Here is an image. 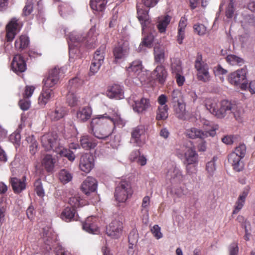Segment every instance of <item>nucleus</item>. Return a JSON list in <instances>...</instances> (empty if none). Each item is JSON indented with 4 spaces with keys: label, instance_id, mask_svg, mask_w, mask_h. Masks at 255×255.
<instances>
[{
    "label": "nucleus",
    "instance_id": "052dcab7",
    "mask_svg": "<svg viewBox=\"0 0 255 255\" xmlns=\"http://www.w3.org/2000/svg\"><path fill=\"white\" fill-rule=\"evenodd\" d=\"M34 90L35 87L33 86H26L22 93L23 98L29 99L33 94Z\"/></svg>",
    "mask_w": 255,
    "mask_h": 255
},
{
    "label": "nucleus",
    "instance_id": "f03ea898",
    "mask_svg": "<svg viewBox=\"0 0 255 255\" xmlns=\"http://www.w3.org/2000/svg\"><path fill=\"white\" fill-rule=\"evenodd\" d=\"M204 104L206 109L217 118L222 119L229 113H232L237 120L239 117L237 105L228 100H223L218 104L216 99L208 98L205 100Z\"/></svg>",
    "mask_w": 255,
    "mask_h": 255
},
{
    "label": "nucleus",
    "instance_id": "7c9ffc66",
    "mask_svg": "<svg viewBox=\"0 0 255 255\" xmlns=\"http://www.w3.org/2000/svg\"><path fill=\"white\" fill-rule=\"evenodd\" d=\"M136 10L137 17L140 21L142 28L143 29L146 26V25L150 23L148 14V12L145 9L140 8L138 5H136Z\"/></svg>",
    "mask_w": 255,
    "mask_h": 255
},
{
    "label": "nucleus",
    "instance_id": "393cba45",
    "mask_svg": "<svg viewBox=\"0 0 255 255\" xmlns=\"http://www.w3.org/2000/svg\"><path fill=\"white\" fill-rule=\"evenodd\" d=\"M92 115V109L91 107L87 106L80 108L77 111L76 118L78 121L84 123L89 120Z\"/></svg>",
    "mask_w": 255,
    "mask_h": 255
},
{
    "label": "nucleus",
    "instance_id": "5701e85b",
    "mask_svg": "<svg viewBox=\"0 0 255 255\" xmlns=\"http://www.w3.org/2000/svg\"><path fill=\"white\" fill-rule=\"evenodd\" d=\"M145 133V128L142 125L138 126L132 128L131 132V140L138 146H142L144 142L141 140L140 137Z\"/></svg>",
    "mask_w": 255,
    "mask_h": 255
},
{
    "label": "nucleus",
    "instance_id": "423d86ee",
    "mask_svg": "<svg viewBox=\"0 0 255 255\" xmlns=\"http://www.w3.org/2000/svg\"><path fill=\"white\" fill-rule=\"evenodd\" d=\"M132 193L130 183L128 181L122 180L116 187L114 196L119 202L124 203L131 196Z\"/></svg>",
    "mask_w": 255,
    "mask_h": 255
},
{
    "label": "nucleus",
    "instance_id": "680f3d73",
    "mask_svg": "<svg viewBox=\"0 0 255 255\" xmlns=\"http://www.w3.org/2000/svg\"><path fill=\"white\" fill-rule=\"evenodd\" d=\"M160 230V227L157 225H154L151 229V232L153 236L157 240L161 238L163 236Z\"/></svg>",
    "mask_w": 255,
    "mask_h": 255
},
{
    "label": "nucleus",
    "instance_id": "ea45409f",
    "mask_svg": "<svg viewBox=\"0 0 255 255\" xmlns=\"http://www.w3.org/2000/svg\"><path fill=\"white\" fill-rule=\"evenodd\" d=\"M154 55L155 62L161 63L165 60L164 49L159 46H156L154 47Z\"/></svg>",
    "mask_w": 255,
    "mask_h": 255
},
{
    "label": "nucleus",
    "instance_id": "6ab92c4d",
    "mask_svg": "<svg viewBox=\"0 0 255 255\" xmlns=\"http://www.w3.org/2000/svg\"><path fill=\"white\" fill-rule=\"evenodd\" d=\"M11 68L15 73H22L26 69L25 61L20 54L15 55L11 63Z\"/></svg>",
    "mask_w": 255,
    "mask_h": 255
},
{
    "label": "nucleus",
    "instance_id": "aec40b11",
    "mask_svg": "<svg viewBox=\"0 0 255 255\" xmlns=\"http://www.w3.org/2000/svg\"><path fill=\"white\" fill-rule=\"evenodd\" d=\"M97 188V180L94 178L90 176L87 177L81 185L82 191L87 195L90 194L91 192H95Z\"/></svg>",
    "mask_w": 255,
    "mask_h": 255
},
{
    "label": "nucleus",
    "instance_id": "f8f14e48",
    "mask_svg": "<svg viewBox=\"0 0 255 255\" xmlns=\"http://www.w3.org/2000/svg\"><path fill=\"white\" fill-rule=\"evenodd\" d=\"M247 70L245 68L239 69L231 73L228 78L229 82L232 85L238 86L243 83H246Z\"/></svg>",
    "mask_w": 255,
    "mask_h": 255
},
{
    "label": "nucleus",
    "instance_id": "4c0bfd02",
    "mask_svg": "<svg viewBox=\"0 0 255 255\" xmlns=\"http://www.w3.org/2000/svg\"><path fill=\"white\" fill-rule=\"evenodd\" d=\"M76 210L70 207H67L63 209L61 214V219L65 222L71 221L75 217Z\"/></svg>",
    "mask_w": 255,
    "mask_h": 255
},
{
    "label": "nucleus",
    "instance_id": "cd10ccee",
    "mask_svg": "<svg viewBox=\"0 0 255 255\" xmlns=\"http://www.w3.org/2000/svg\"><path fill=\"white\" fill-rule=\"evenodd\" d=\"M150 106L149 100L142 98L139 101H134L132 104V108L134 111L141 113L145 111Z\"/></svg>",
    "mask_w": 255,
    "mask_h": 255
},
{
    "label": "nucleus",
    "instance_id": "864d4df0",
    "mask_svg": "<svg viewBox=\"0 0 255 255\" xmlns=\"http://www.w3.org/2000/svg\"><path fill=\"white\" fill-rule=\"evenodd\" d=\"M34 190L37 195L39 197L44 195V192L42 187L41 181L40 179H37L34 183Z\"/></svg>",
    "mask_w": 255,
    "mask_h": 255
},
{
    "label": "nucleus",
    "instance_id": "f3484780",
    "mask_svg": "<svg viewBox=\"0 0 255 255\" xmlns=\"http://www.w3.org/2000/svg\"><path fill=\"white\" fill-rule=\"evenodd\" d=\"M79 142L80 146L86 150L94 149L98 144V141L95 138L87 134L81 135Z\"/></svg>",
    "mask_w": 255,
    "mask_h": 255
},
{
    "label": "nucleus",
    "instance_id": "c756f323",
    "mask_svg": "<svg viewBox=\"0 0 255 255\" xmlns=\"http://www.w3.org/2000/svg\"><path fill=\"white\" fill-rule=\"evenodd\" d=\"M56 235L54 233L51 231L44 230L43 235V240L46 247H45L46 250L49 251L51 250V247L53 244L56 241Z\"/></svg>",
    "mask_w": 255,
    "mask_h": 255
},
{
    "label": "nucleus",
    "instance_id": "412c9836",
    "mask_svg": "<svg viewBox=\"0 0 255 255\" xmlns=\"http://www.w3.org/2000/svg\"><path fill=\"white\" fill-rule=\"evenodd\" d=\"M250 188L249 186H246L241 193L235 203L234 209L233 211V214H237L243 208L244 206L246 199L248 196Z\"/></svg>",
    "mask_w": 255,
    "mask_h": 255
},
{
    "label": "nucleus",
    "instance_id": "79ce46f5",
    "mask_svg": "<svg viewBox=\"0 0 255 255\" xmlns=\"http://www.w3.org/2000/svg\"><path fill=\"white\" fill-rule=\"evenodd\" d=\"M59 179L63 184H66L71 181L72 174L66 169H61L58 173Z\"/></svg>",
    "mask_w": 255,
    "mask_h": 255
},
{
    "label": "nucleus",
    "instance_id": "39448f33",
    "mask_svg": "<svg viewBox=\"0 0 255 255\" xmlns=\"http://www.w3.org/2000/svg\"><path fill=\"white\" fill-rule=\"evenodd\" d=\"M183 154L180 153L179 151L177 154L184 156L185 158V164H186L187 172L191 174L196 171V164L198 162V154L197 153L194 146L185 147Z\"/></svg>",
    "mask_w": 255,
    "mask_h": 255
},
{
    "label": "nucleus",
    "instance_id": "3c124183",
    "mask_svg": "<svg viewBox=\"0 0 255 255\" xmlns=\"http://www.w3.org/2000/svg\"><path fill=\"white\" fill-rule=\"evenodd\" d=\"M67 102L71 107H74L77 105L78 98L73 92L69 91L67 95Z\"/></svg>",
    "mask_w": 255,
    "mask_h": 255
},
{
    "label": "nucleus",
    "instance_id": "58836bf2",
    "mask_svg": "<svg viewBox=\"0 0 255 255\" xmlns=\"http://www.w3.org/2000/svg\"><path fill=\"white\" fill-rule=\"evenodd\" d=\"M108 0H90V7L94 10L102 11L105 8Z\"/></svg>",
    "mask_w": 255,
    "mask_h": 255
},
{
    "label": "nucleus",
    "instance_id": "b1692460",
    "mask_svg": "<svg viewBox=\"0 0 255 255\" xmlns=\"http://www.w3.org/2000/svg\"><path fill=\"white\" fill-rule=\"evenodd\" d=\"M26 177L23 176L21 179L16 177H12L10 179L12 190L15 193H20L26 188Z\"/></svg>",
    "mask_w": 255,
    "mask_h": 255
},
{
    "label": "nucleus",
    "instance_id": "4d7b16f0",
    "mask_svg": "<svg viewBox=\"0 0 255 255\" xmlns=\"http://www.w3.org/2000/svg\"><path fill=\"white\" fill-rule=\"evenodd\" d=\"M241 89L243 90L248 89L251 94H255V80L251 81L249 85L247 83H242Z\"/></svg>",
    "mask_w": 255,
    "mask_h": 255
},
{
    "label": "nucleus",
    "instance_id": "dca6fc26",
    "mask_svg": "<svg viewBox=\"0 0 255 255\" xmlns=\"http://www.w3.org/2000/svg\"><path fill=\"white\" fill-rule=\"evenodd\" d=\"M168 73L165 67L160 64L157 65L151 74V77L155 82L163 85L167 79Z\"/></svg>",
    "mask_w": 255,
    "mask_h": 255
},
{
    "label": "nucleus",
    "instance_id": "2eb2a0df",
    "mask_svg": "<svg viewBox=\"0 0 255 255\" xmlns=\"http://www.w3.org/2000/svg\"><path fill=\"white\" fill-rule=\"evenodd\" d=\"M19 30L20 24L18 22V19L15 18H12L6 26L5 39L7 42L12 41Z\"/></svg>",
    "mask_w": 255,
    "mask_h": 255
},
{
    "label": "nucleus",
    "instance_id": "a18cd8bd",
    "mask_svg": "<svg viewBox=\"0 0 255 255\" xmlns=\"http://www.w3.org/2000/svg\"><path fill=\"white\" fill-rule=\"evenodd\" d=\"M68 203L71 206L70 207L74 208L75 210L77 208L82 207L84 205V200L81 199L78 195L70 198Z\"/></svg>",
    "mask_w": 255,
    "mask_h": 255
},
{
    "label": "nucleus",
    "instance_id": "6e6552de",
    "mask_svg": "<svg viewBox=\"0 0 255 255\" xmlns=\"http://www.w3.org/2000/svg\"><path fill=\"white\" fill-rule=\"evenodd\" d=\"M41 142L42 147L47 151L52 150L55 152L61 144L57 134L53 132L43 135L41 137Z\"/></svg>",
    "mask_w": 255,
    "mask_h": 255
},
{
    "label": "nucleus",
    "instance_id": "49530a36",
    "mask_svg": "<svg viewBox=\"0 0 255 255\" xmlns=\"http://www.w3.org/2000/svg\"><path fill=\"white\" fill-rule=\"evenodd\" d=\"M153 40L154 36L152 34L148 33L144 36L142 39V41L139 45L138 48L139 51L141 50V46H144L148 48H151L152 46Z\"/></svg>",
    "mask_w": 255,
    "mask_h": 255
},
{
    "label": "nucleus",
    "instance_id": "72a5a7b5",
    "mask_svg": "<svg viewBox=\"0 0 255 255\" xmlns=\"http://www.w3.org/2000/svg\"><path fill=\"white\" fill-rule=\"evenodd\" d=\"M186 106L184 102L173 105V111L179 119H184L186 115Z\"/></svg>",
    "mask_w": 255,
    "mask_h": 255
},
{
    "label": "nucleus",
    "instance_id": "473e14b6",
    "mask_svg": "<svg viewBox=\"0 0 255 255\" xmlns=\"http://www.w3.org/2000/svg\"><path fill=\"white\" fill-rule=\"evenodd\" d=\"M142 65L141 61L136 60L133 61L130 65L127 68V71L132 76H137L142 71Z\"/></svg>",
    "mask_w": 255,
    "mask_h": 255
},
{
    "label": "nucleus",
    "instance_id": "774afa93",
    "mask_svg": "<svg viewBox=\"0 0 255 255\" xmlns=\"http://www.w3.org/2000/svg\"><path fill=\"white\" fill-rule=\"evenodd\" d=\"M214 72L216 76H219L227 74V70L224 69L220 65H218L214 67Z\"/></svg>",
    "mask_w": 255,
    "mask_h": 255
},
{
    "label": "nucleus",
    "instance_id": "37998d69",
    "mask_svg": "<svg viewBox=\"0 0 255 255\" xmlns=\"http://www.w3.org/2000/svg\"><path fill=\"white\" fill-rule=\"evenodd\" d=\"M226 61L231 65L241 66L244 63V60L235 55H229L226 57Z\"/></svg>",
    "mask_w": 255,
    "mask_h": 255
},
{
    "label": "nucleus",
    "instance_id": "4be33fe9",
    "mask_svg": "<svg viewBox=\"0 0 255 255\" xmlns=\"http://www.w3.org/2000/svg\"><path fill=\"white\" fill-rule=\"evenodd\" d=\"M97 220L96 217L90 216L88 217L85 222L83 223V229L89 233L97 234L99 232V228L97 224Z\"/></svg>",
    "mask_w": 255,
    "mask_h": 255
},
{
    "label": "nucleus",
    "instance_id": "9b49d317",
    "mask_svg": "<svg viewBox=\"0 0 255 255\" xmlns=\"http://www.w3.org/2000/svg\"><path fill=\"white\" fill-rule=\"evenodd\" d=\"M129 49L128 42H119L115 45L113 50L114 61L118 62L119 60L125 59L128 54Z\"/></svg>",
    "mask_w": 255,
    "mask_h": 255
},
{
    "label": "nucleus",
    "instance_id": "13d9d810",
    "mask_svg": "<svg viewBox=\"0 0 255 255\" xmlns=\"http://www.w3.org/2000/svg\"><path fill=\"white\" fill-rule=\"evenodd\" d=\"M171 70L173 73L175 74L182 73V68L180 61L174 62L171 64Z\"/></svg>",
    "mask_w": 255,
    "mask_h": 255
},
{
    "label": "nucleus",
    "instance_id": "0e129e2a",
    "mask_svg": "<svg viewBox=\"0 0 255 255\" xmlns=\"http://www.w3.org/2000/svg\"><path fill=\"white\" fill-rule=\"evenodd\" d=\"M33 10V2L32 0H27L23 8V13L24 15H29Z\"/></svg>",
    "mask_w": 255,
    "mask_h": 255
},
{
    "label": "nucleus",
    "instance_id": "603ef678",
    "mask_svg": "<svg viewBox=\"0 0 255 255\" xmlns=\"http://www.w3.org/2000/svg\"><path fill=\"white\" fill-rule=\"evenodd\" d=\"M193 29L195 33L198 35L202 36L206 34L207 31L206 27L201 23H196L193 25Z\"/></svg>",
    "mask_w": 255,
    "mask_h": 255
},
{
    "label": "nucleus",
    "instance_id": "bb28decb",
    "mask_svg": "<svg viewBox=\"0 0 255 255\" xmlns=\"http://www.w3.org/2000/svg\"><path fill=\"white\" fill-rule=\"evenodd\" d=\"M107 95L111 99H122L124 97L123 90L121 86L118 84L110 87L107 91Z\"/></svg>",
    "mask_w": 255,
    "mask_h": 255
},
{
    "label": "nucleus",
    "instance_id": "e433bc0d",
    "mask_svg": "<svg viewBox=\"0 0 255 255\" xmlns=\"http://www.w3.org/2000/svg\"><path fill=\"white\" fill-rule=\"evenodd\" d=\"M167 175L170 176L173 183H180L183 180V175L181 171L176 167H174L172 170L169 171Z\"/></svg>",
    "mask_w": 255,
    "mask_h": 255
},
{
    "label": "nucleus",
    "instance_id": "4468645a",
    "mask_svg": "<svg viewBox=\"0 0 255 255\" xmlns=\"http://www.w3.org/2000/svg\"><path fill=\"white\" fill-rule=\"evenodd\" d=\"M123 223L118 220H113L106 228L108 236L114 239H118L123 232Z\"/></svg>",
    "mask_w": 255,
    "mask_h": 255
},
{
    "label": "nucleus",
    "instance_id": "de8ad7c7",
    "mask_svg": "<svg viewBox=\"0 0 255 255\" xmlns=\"http://www.w3.org/2000/svg\"><path fill=\"white\" fill-rule=\"evenodd\" d=\"M105 49V46H102L98 49L95 52L93 60L96 62L103 64L104 60V51Z\"/></svg>",
    "mask_w": 255,
    "mask_h": 255
},
{
    "label": "nucleus",
    "instance_id": "a19ab883",
    "mask_svg": "<svg viewBox=\"0 0 255 255\" xmlns=\"http://www.w3.org/2000/svg\"><path fill=\"white\" fill-rule=\"evenodd\" d=\"M168 107L167 106H159L156 111V120L157 121H164L168 117Z\"/></svg>",
    "mask_w": 255,
    "mask_h": 255
},
{
    "label": "nucleus",
    "instance_id": "a878e982",
    "mask_svg": "<svg viewBox=\"0 0 255 255\" xmlns=\"http://www.w3.org/2000/svg\"><path fill=\"white\" fill-rule=\"evenodd\" d=\"M54 96V92L51 89L43 86L42 90L38 98V103L45 106Z\"/></svg>",
    "mask_w": 255,
    "mask_h": 255
},
{
    "label": "nucleus",
    "instance_id": "c9c22d12",
    "mask_svg": "<svg viewBox=\"0 0 255 255\" xmlns=\"http://www.w3.org/2000/svg\"><path fill=\"white\" fill-rule=\"evenodd\" d=\"M55 164V159L50 154H46L42 159V165L47 172H51L53 170Z\"/></svg>",
    "mask_w": 255,
    "mask_h": 255
},
{
    "label": "nucleus",
    "instance_id": "0eeeda50",
    "mask_svg": "<svg viewBox=\"0 0 255 255\" xmlns=\"http://www.w3.org/2000/svg\"><path fill=\"white\" fill-rule=\"evenodd\" d=\"M69 49L70 58H71V54L74 52L75 47H78L81 46V44H84L88 48L95 47V43L89 42L84 37H82L75 33H71L69 35V40L68 41Z\"/></svg>",
    "mask_w": 255,
    "mask_h": 255
},
{
    "label": "nucleus",
    "instance_id": "a211bd4d",
    "mask_svg": "<svg viewBox=\"0 0 255 255\" xmlns=\"http://www.w3.org/2000/svg\"><path fill=\"white\" fill-rule=\"evenodd\" d=\"M67 114L66 108L63 106H56L53 109L50 110L47 116L52 121H57L63 118Z\"/></svg>",
    "mask_w": 255,
    "mask_h": 255
},
{
    "label": "nucleus",
    "instance_id": "8fccbe9b",
    "mask_svg": "<svg viewBox=\"0 0 255 255\" xmlns=\"http://www.w3.org/2000/svg\"><path fill=\"white\" fill-rule=\"evenodd\" d=\"M82 82L78 77H75L69 81L68 88L69 91L73 92L82 85Z\"/></svg>",
    "mask_w": 255,
    "mask_h": 255
},
{
    "label": "nucleus",
    "instance_id": "338daca9",
    "mask_svg": "<svg viewBox=\"0 0 255 255\" xmlns=\"http://www.w3.org/2000/svg\"><path fill=\"white\" fill-rule=\"evenodd\" d=\"M229 255H238L239 247L237 243H232L229 247Z\"/></svg>",
    "mask_w": 255,
    "mask_h": 255
},
{
    "label": "nucleus",
    "instance_id": "69168bd1",
    "mask_svg": "<svg viewBox=\"0 0 255 255\" xmlns=\"http://www.w3.org/2000/svg\"><path fill=\"white\" fill-rule=\"evenodd\" d=\"M101 65L102 64H101V63L96 62V61H94V60H92L90 68V74L94 75L95 73H97Z\"/></svg>",
    "mask_w": 255,
    "mask_h": 255
},
{
    "label": "nucleus",
    "instance_id": "ddd939ff",
    "mask_svg": "<svg viewBox=\"0 0 255 255\" xmlns=\"http://www.w3.org/2000/svg\"><path fill=\"white\" fill-rule=\"evenodd\" d=\"M94 159L92 155L85 153L81 156L79 166L82 171L88 173L94 168Z\"/></svg>",
    "mask_w": 255,
    "mask_h": 255
},
{
    "label": "nucleus",
    "instance_id": "f257e3e1",
    "mask_svg": "<svg viewBox=\"0 0 255 255\" xmlns=\"http://www.w3.org/2000/svg\"><path fill=\"white\" fill-rule=\"evenodd\" d=\"M125 120L118 111L105 113L93 118L90 124L89 132L99 139H106L112 134L116 127H123Z\"/></svg>",
    "mask_w": 255,
    "mask_h": 255
},
{
    "label": "nucleus",
    "instance_id": "09e8293b",
    "mask_svg": "<svg viewBox=\"0 0 255 255\" xmlns=\"http://www.w3.org/2000/svg\"><path fill=\"white\" fill-rule=\"evenodd\" d=\"M217 159V157L214 156L212 159L206 164V170L209 176H213L216 169V162Z\"/></svg>",
    "mask_w": 255,
    "mask_h": 255
},
{
    "label": "nucleus",
    "instance_id": "bf43d9fd",
    "mask_svg": "<svg viewBox=\"0 0 255 255\" xmlns=\"http://www.w3.org/2000/svg\"><path fill=\"white\" fill-rule=\"evenodd\" d=\"M18 105L21 110L26 111L29 109L30 106V101L28 99L23 98L19 100Z\"/></svg>",
    "mask_w": 255,
    "mask_h": 255
},
{
    "label": "nucleus",
    "instance_id": "6e6d98bb",
    "mask_svg": "<svg viewBox=\"0 0 255 255\" xmlns=\"http://www.w3.org/2000/svg\"><path fill=\"white\" fill-rule=\"evenodd\" d=\"M235 12L234 0H230L229 3L226 8L225 14L227 18H232Z\"/></svg>",
    "mask_w": 255,
    "mask_h": 255
},
{
    "label": "nucleus",
    "instance_id": "20e7f679",
    "mask_svg": "<svg viewBox=\"0 0 255 255\" xmlns=\"http://www.w3.org/2000/svg\"><path fill=\"white\" fill-rule=\"evenodd\" d=\"M194 67L197 71L196 77L199 81L203 83H208L211 79V75L209 72L208 64L203 60L201 53L198 52L194 62Z\"/></svg>",
    "mask_w": 255,
    "mask_h": 255
},
{
    "label": "nucleus",
    "instance_id": "c03bdc74",
    "mask_svg": "<svg viewBox=\"0 0 255 255\" xmlns=\"http://www.w3.org/2000/svg\"><path fill=\"white\" fill-rule=\"evenodd\" d=\"M169 98L172 105L183 102L182 92L179 90H174Z\"/></svg>",
    "mask_w": 255,
    "mask_h": 255
},
{
    "label": "nucleus",
    "instance_id": "7ed1b4c3",
    "mask_svg": "<svg viewBox=\"0 0 255 255\" xmlns=\"http://www.w3.org/2000/svg\"><path fill=\"white\" fill-rule=\"evenodd\" d=\"M246 152V146L244 144H242L228 155V162L235 171L240 172L244 169V163L242 159L245 157Z\"/></svg>",
    "mask_w": 255,
    "mask_h": 255
},
{
    "label": "nucleus",
    "instance_id": "1a4fd4ad",
    "mask_svg": "<svg viewBox=\"0 0 255 255\" xmlns=\"http://www.w3.org/2000/svg\"><path fill=\"white\" fill-rule=\"evenodd\" d=\"M62 73L61 69L55 67L49 70L47 76L43 80V87L54 88L59 82Z\"/></svg>",
    "mask_w": 255,
    "mask_h": 255
},
{
    "label": "nucleus",
    "instance_id": "5fc2aeb1",
    "mask_svg": "<svg viewBox=\"0 0 255 255\" xmlns=\"http://www.w3.org/2000/svg\"><path fill=\"white\" fill-rule=\"evenodd\" d=\"M26 140L28 142L30 141L31 143V144L29 145V151L31 154L33 155L35 154L37 151L38 145L37 142L33 136L31 137L29 136L27 137Z\"/></svg>",
    "mask_w": 255,
    "mask_h": 255
},
{
    "label": "nucleus",
    "instance_id": "f704fd0d",
    "mask_svg": "<svg viewBox=\"0 0 255 255\" xmlns=\"http://www.w3.org/2000/svg\"><path fill=\"white\" fill-rule=\"evenodd\" d=\"M55 152L61 157H66L70 161H73L75 159V155L73 152L69 149L64 148L61 144Z\"/></svg>",
    "mask_w": 255,
    "mask_h": 255
},
{
    "label": "nucleus",
    "instance_id": "9d476101",
    "mask_svg": "<svg viewBox=\"0 0 255 255\" xmlns=\"http://www.w3.org/2000/svg\"><path fill=\"white\" fill-rule=\"evenodd\" d=\"M218 129V126L217 125H212V129L206 131H203L196 128H191L186 130V134L190 138H199L204 139L209 135L214 136L216 134L215 131Z\"/></svg>",
    "mask_w": 255,
    "mask_h": 255
},
{
    "label": "nucleus",
    "instance_id": "2f4dec72",
    "mask_svg": "<svg viewBox=\"0 0 255 255\" xmlns=\"http://www.w3.org/2000/svg\"><path fill=\"white\" fill-rule=\"evenodd\" d=\"M29 40L28 37L24 35L19 36L14 42V46L16 50L21 51L26 49L29 45Z\"/></svg>",
    "mask_w": 255,
    "mask_h": 255
},
{
    "label": "nucleus",
    "instance_id": "e2e57ef3",
    "mask_svg": "<svg viewBox=\"0 0 255 255\" xmlns=\"http://www.w3.org/2000/svg\"><path fill=\"white\" fill-rule=\"evenodd\" d=\"M138 235L134 230L131 231L128 235V243L130 244H137Z\"/></svg>",
    "mask_w": 255,
    "mask_h": 255
},
{
    "label": "nucleus",
    "instance_id": "c85d7f7f",
    "mask_svg": "<svg viewBox=\"0 0 255 255\" xmlns=\"http://www.w3.org/2000/svg\"><path fill=\"white\" fill-rule=\"evenodd\" d=\"M171 19V16L167 14L158 17L156 27L159 33H165L167 27L169 24Z\"/></svg>",
    "mask_w": 255,
    "mask_h": 255
}]
</instances>
